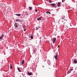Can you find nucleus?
<instances>
[{"label": "nucleus", "mask_w": 77, "mask_h": 77, "mask_svg": "<svg viewBox=\"0 0 77 77\" xmlns=\"http://www.w3.org/2000/svg\"><path fill=\"white\" fill-rule=\"evenodd\" d=\"M51 6H52L53 8H56L57 7V5H56L55 4H51Z\"/></svg>", "instance_id": "1"}, {"label": "nucleus", "mask_w": 77, "mask_h": 77, "mask_svg": "<svg viewBox=\"0 0 77 77\" xmlns=\"http://www.w3.org/2000/svg\"><path fill=\"white\" fill-rule=\"evenodd\" d=\"M56 38H52V41L53 42V44H54L55 42H56Z\"/></svg>", "instance_id": "2"}, {"label": "nucleus", "mask_w": 77, "mask_h": 77, "mask_svg": "<svg viewBox=\"0 0 77 77\" xmlns=\"http://www.w3.org/2000/svg\"><path fill=\"white\" fill-rule=\"evenodd\" d=\"M58 56V54L57 53H55V56H54V57L55 58V59H57V57Z\"/></svg>", "instance_id": "3"}, {"label": "nucleus", "mask_w": 77, "mask_h": 77, "mask_svg": "<svg viewBox=\"0 0 77 77\" xmlns=\"http://www.w3.org/2000/svg\"><path fill=\"white\" fill-rule=\"evenodd\" d=\"M16 21H17V22H21V20L19 19H16Z\"/></svg>", "instance_id": "4"}, {"label": "nucleus", "mask_w": 77, "mask_h": 77, "mask_svg": "<svg viewBox=\"0 0 77 77\" xmlns=\"http://www.w3.org/2000/svg\"><path fill=\"white\" fill-rule=\"evenodd\" d=\"M60 2H58L57 4V6L58 7H60Z\"/></svg>", "instance_id": "5"}, {"label": "nucleus", "mask_w": 77, "mask_h": 77, "mask_svg": "<svg viewBox=\"0 0 77 77\" xmlns=\"http://www.w3.org/2000/svg\"><path fill=\"white\" fill-rule=\"evenodd\" d=\"M14 26L15 27H18V23H15L14 24Z\"/></svg>", "instance_id": "6"}, {"label": "nucleus", "mask_w": 77, "mask_h": 77, "mask_svg": "<svg viewBox=\"0 0 77 77\" xmlns=\"http://www.w3.org/2000/svg\"><path fill=\"white\" fill-rule=\"evenodd\" d=\"M41 19H42V17H39L37 19V20H38V21H40V20H41Z\"/></svg>", "instance_id": "7"}, {"label": "nucleus", "mask_w": 77, "mask_h": 77, "mask_svg": "<svg viewBox=\"0 0 77 77\" xmlns=\"http://www.w3.org/2000/svg\"><path fill=\"white\" fill-rule=\"evenodd\" d=\"M73 63H77V61H76V60L74 59V60Z\"/></svg>", "instance_id": "8"}, {"label": "nucleus", "mask_w": 77, "mask_h": 77, "mask_svg": "<svg viewBox=\"0 0 77 77\" xmlns=\"http://www.w3.org/2000/svg\"><path fill=\"white\" fill-rule=\"evenodd\" d=\"M32 72H29L28 73V75H32Z\"/></svg>", "instance_id": "9"}, {"label": "nucleus", "mask_w": 77, "mask_h": 77, "mask_svg": "<svg viewBox=\"0 0 77 77\" xmlns=\"http://www.w3.org/2000/svg\"><path fill=\"white\" fill-rule=\"evenodd\" d=\"M15 15L17 16H18V17H20L21 15V14H16Z\"/></svg>", "instance_id": "10"}, {"label": "nucleus", "mask_w": 77, "mask_h": 77, "mask_svg": "<svg viewBox=\"0 0 77 77\" xmlns=\"http://www.w3.org/2000/svg\"><path fill=\"white\" fill-rule=\"evenodd\" d=\"M24 60H23L22 61V65H23V64H24Z\"/></svg>", "instance_id": "11"}, {"label": "nucleus", "mask_w": 77, "mask_h": 77, "mask_svg": "<svg viewBox=\"0 0 77 77\" xmlns=\"http://www.w3.org/2000/svg\"><path fill=\"white\" fill-rule=\"evenodd\" d=\"M46 14H50V13L49 11H47L46 12Z\"/></svg>", "instance_id": "12"}, {"label": "nucleus", "mask_w": 77, "mask_h": 77, "mask_svg": "<svg viewBox=\"0 0 77 77\" xmlns=\"http://www.w3.org/2000/svg\"><path fill=\"white\" fill-rule=\"evenodd\" d=\"M17 69L19 71V72H21V70L20 69H19V68H17Z\"/></svg>", "instance_id": "13"}, {"label": "nucleus", "mask_w": 77, "mask_h": 77, "mask_svg": "<svg viewBox=\"0 0 77 77\" xmlns=\"http://www.w3.org/2000/svg\"><path fill=\"white\" fill-rule=\"evenodd\" d=\"M32 7H29V10H32Z\"/></svg>", "instance_id": "14"}, {"label": "nucleus", "mask_w": 77, "mask_h": 77, "mask_svg": "<svg viewBox=\"0 0 77 77\" xmlns=\"http://www.w3.org/2000/svg\"><path fill=\"white\" fill-rule=\"evenodd\" d=\"M31 39H33V35H31Z\"/></svg>", "instance_id": "15"}, {"label": "nucleus", "mask_w": 77, "mask_h": 77, "mask_svg": "<svg viewBox=\"0 0 77 77\" xmlns=\"http://www.w3.org/2000/svg\"><path fill=\"white\" fill-rule=\"evenodd\" d=\"M61 19H62V20H63V19H64V17L62 16L61 17Z\"/></svg>", "instance_id": "16"}, {"label": "nucleus", "mask_w": 77, "mask_h": 77, "mask_svg": "<svg viewBox=\"0 0 77 77\" xmlns=\"http://www.w3.org/2000/svg\"><path fill=\"white\" fill-rule=\"evenodd\" d=\"M70 72H71V71L69 70L67 72L68 74H69V73H70Z\"/></svg>", "instance_id": "17"}, {"label": "nucleus", "mask_w": 77, "mask_h": 77, "mask_svg": "<svg viewBox=\"0 0 77 77\" xmlns=\"http://www.w3.org/2000/svg\"><path fill=\"white\" fill-rule=\"evenodd\" d=\"M38 29L39 28H37V27H36L35 28V30H38Z\"/></svg>", "instance_id": "18"}, {"label": "nucleus", "mask_w": 77, "mask_h": 77, "mask_svg": "<svg viewBox=\"0 0 77 77\" xmlns=\"http://www.w3.org/2000/svg\"><path fill=\"white\" fill-rule=\"evenodd\" d=\"M49 3H52V2H51V0H50L49 1Z\"/></svg>", "instance_id": "19"}, {"label": "nucleus", "mask_w": 77, "mask_h": 77, "mask_svg": "<svg viewBox=\"0 0 77 77\" xmlns=\"http://www.w3.org/2000/svg\"><path fill=\"white\" fill-rule=\"evenodd\" d=\"M23 27L24 29H25V28H26V26L25 25H23Z\"/></svg>", "instance_id": "20"}, {"label": "nucleus", "mask_w": 77, "mask_h": 77, "mask_svg": "<svg viewBox=\"0 0 77 77\" xmlns=\"http://www.w3.org/2000/svg\"><path fill=\"white\" fill-rule=\"evenodd\" d=\"M73 69H70V71H72L73 70Z\"/></svg>", "instance_id": "21"}, {"label": "nucleus", "mask_w": 77, "mask_h": 77, "mask_svg": "<svg viewBox=\"0 0 77 77\" xmlns=\"http://www.w3.org/2000/svg\"><path fill=\"white\" fill-rule=\"evenodd\" d=\"M3 36H4V35L3 34H2V35H1V37H3Z\"/></svg>", "instance_id": "22"}, {"label": "nucleus", "mask_w": 77, "mask_h": 77, "mask_svg": "<svg viewBox=\"0 0 77 77\" xmlns=\"http://www.w3.org/2000/svg\"><path fill=\"white\" fill-rule=\"evenodd\" d=\"M0 39H3V37H0Z\"/></svg>", "instance_id": "23"}, {"label": "nucleus", "mask_w": 77, "mask_h": 77, "mask_svg": "<svg viewBox=\"0 0 77 77\" xmlns=\"http://www.w3.org/2000/svg\"><path fill=\"white\" fill-rule=\"evenodd\" d=\"M12 66L11 65H10V69H12Z\"/></svg>", "instance_id": "24"}, {"label": "nucleus", "mask_w": 77, "mask_h": 77, "mask_svg": "<svg viewBox=\"0 0 77 77\" xmlns=\"http://www.w3.org/2000/svg\"><path fill=\"white\" fill-rule=\"evenodd\" d=\"M35 11V12H38V11H37V10H36Z\"/></svg>", "instance_id": "25"}, {"label": "nucleus", "mask_w": 77, "mask_h": 77, "mask_svg": "<svg viewBox=\"0 0 77 77\" xmlns=\"http://www.w3.org/2000/svg\"><path fill=\"white\" fill-rule=\"evenodd\" d=\"M24 31H26V29H24Z\"/></svg>", "instance_id": "26"}, {"label": "nucleus", "mask_w": 77, "mask_h": 77, "mask_svg": "<svg viewBox=\"0 0 77 77\" xmlns=\"http://www.w3.org/2000/svg\"><path fill=\"white\" fill-rule=\"evenodd\" d=\"M62 2L63 3V0H62Z\"/></svg>", "instance_id": "27"}, {"label": "nucleus", "mask_w": 77, "mask_h": 77, "mask_svg": "<svg viewBox=\"0 0 77 77\" xmlns=\"http://www.w3.org/2000/svg\"><path fill=\"white\" fill-rule=\"evenodd\" d=\"M58 48H59V46H58Z\"/></svg>", "instance_id": "28"}, {"label": "nucleus", "mask_w": 77, "mask_h": 77, "mask_svg": "<svg viewBox=\"0 0 77 77\" xmlns=\"http://www.w3.org/2000/svg\"><path fill=\"white\" fill-rule=\"evenodd\" d=\"M43 67H44V66H43Z\"/></svg>", "instance_id": "29"}, {"label": "nucleus", "mask_w": 77, "mask_h": 77, "mask_svg": "<svg viewBox=\"0 0 77 77\" xmlns=\"http://www.w3.org/2000/svg\"><path fill=\"white\" fill-rule=\"evenodd\" d=\"M70 26H71V25H70Z\"/></svg>", "instance_id": "30"}]
</instances>
